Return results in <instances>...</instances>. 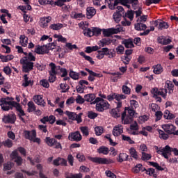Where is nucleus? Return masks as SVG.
I'll use <instances>...</instances> for the list:
<instances>
[{"instance_id":"nucleus-14","label":"nucleus","mask_w":178,"mask_h":178,"mask_svg":"<svg viewBox=\"0 0 178 178\" xmlns=\"http://www.w3.org/2000/svg\"><path fill=\"white\" fill-rule=\"evenodd\" d=\"M121 120L123 124H130L133 122V118L130 115H127L126 111L122 113Z\"/></svg>"},{"instance_id":"nucleus-48","label":"nucleus","mask_w":178,"mask_h":178,"mask_svg":"<svg viewBox=\"0 0 178 178\" xmlns=\"http://www.w3.org/2000/svg\"><path fill=\"white\" fill-rule=\"evenodd\" d=\"M113 19L115 23H119V22H120L122 19V14H120V13H115L113 14Z\"/></svg>"},{"instance_id":"nucleus-51","label":"nucleus","mask_w":178,"mask_h":178,"mask_svg":"<svg viewBox=\"0 0 178 178\" xmlns=\"http://www.w3.org/2000/svg\"><path fill=\"white\" fill-rule=\"evenodd\" d=\"M18 156H19V153L17 152V150H14L10 154V158L12 161H14V159L15 161Z\"/></svg>"},{"instance_id":"nucleus-58","label":"nucleus","mask_w":178,"mask_h":178,"mask_svg":"<svg viewBox=\"0 0 178 178\" xmlns=\"http://www.w3.org/2000/svg\"><path fill=\"white\" fill-rule=\"evenodd\" d=\"M72 0H57L55 2V4L57 5V6H63L65 5V2H70Z\"/></svg>"},{"instance_id":"nucleus-54","label":"nucleus","mask_w":178,"mask_h":178,"mask_svg":"<svg viewBox=\"0 0 178 178\" xmlns=\"http://www.w3.org/2000/svg\"><path fill=\"white\" fill-rule=\"evenodd\" d=\"M146 174L149 175V176H153V177L156 178V175L155 174V169L149 168L148 170H146Z\"/></svg>"},{"instance_id":"nucleus-27","label":"nucleus","mask_w":178,"mask_h":178,"mask_svg":"<svg viewBox=\"0 0 178 178\" xmlns=\"http://www.w3.org/2000/svg\"><path fill=\"white\" fill-rule=\"evenodd\" d=\"M19 40H20L19 42L21 45H22V47H27L29 38L26 37V35H22L19 38Z\"/></svg>"},{"instance_id":"nucleus-63","label":"nucleus","mask_w":178,"mask_h":178,"mask_svg":"<svg viewBox=\"0 0 178 178\" xmlns=\"http://www.w3.org/2000/svg\"><path fill=\"white\" fill-rule=\"evenodd\" d=\"M175 85L173 83H167V88L168 89V94H173V88Z\"/></svg>"},{"instance_id":"nucleus-46","label":"nucleus","mask_w":178,"mask_h":178,"mask_svg":"<svg viewBox=\"0 0 178 178\" xmlns=\"http://www.w3.org/2000/svg\"><path fill=\"white\" fill-rule=\"evenodd\" d=\"M95 133L96 136H101L104 133V128L102 127H96L95 128Z\"/></svg>"},{"instance_id":"nucleus-15","label":"nucleus","mask_w":178,"mask_h":178,"mask_svg":"<svg viewBox=\"0 0 178 178\" xmlns=\"http://www.w3.org/2000/svg\"><path fill=\"white\" fill-rule=\"evenodd\" d=\"M53 165L55 166H59L60 165L61 166H67V161L63 158L58 157L54 160Z\"/></svg>"},{"instance_id":"nucleus-38","label":"nucleus","mask_w":178,"mask_h":178,"mask_svg":"<svg viewBox=\"0 0 178 178\" xmlns=\"http://www.w3.org/2000/svg\"><path fill=\"white\" fill-rule=\"evenodd\" d=\"M127 158H129V156L124 153H120L119 156H118V162H123V161H127Z\"/></svg>"},{"instance_id":"nucleus-56","label":"nucleus","mask_w":178,"mask_h":178,"mask_svg":"<svg viewBox=\"0 0 178 178\" xmlns=\"http://www.w3.org/2000/svg\"><path fill=\"white\" fill-rule=\"evenodd\" d=\"M65 47L70 49V51H73V49H77V45L72 44V43L68 42L65 44Z\"/></svg>"},{"instance_id":"nucleus-35","label":"nucleus","mask_w":178,"mask_h":178,"mask_svg":"<svg viewBox=\"0 0 178 178\" xmlns=\"http://www.w3.org/2000/svg\"><path fill=\"white\" fill-rule=\"evenodd\" d=\"M45 141L47 145H49V147H54V145H55L56 140H55L54 138H51L50 137H47Z\"/></svg>"},{"instance_id":"nucleus-8","label":"nucleus","mask_w":178,"mask_h":178,"mask_svg":"<svg viewBox=\"0 0 178 178\" xmlns=\"http://www.w3.org/2000/svg\"><path fill=\"white\" fill-rule=\"evenodd\" d=\"M134 13H136V17L138 16H141L143 14V11H141V8H139L138 10L133 11V10H128L127 13L125 14V16L128 17L129 19L133 20L134 17Z\"/></svg>"},{"instance_id":"nucleus-45","label":"nucleus","mask_w":178,"mask_h":178,"mask_svg":"<svg viewBox=\"0 0 178 178\" xmlns=\"http://www.w3.org/2000/svg\"><path fill=\"white\" fill-rule=\"evenodd\" d=\"M23 58H26V61L35 62V56H34V55H33V53L31 52L29 53L28 56H25Z\"/></svg>"},{"instance_id":"nucleus-57","label":"nucleus","mask_w":178,"mask_h":178,"mask_svg":"<svg viewBox=\"0 0 178 178\" xmlns=\"http://www.w3.org/2000/svg\"><path fill=\"white\" fill-rule=\"evenodd\" d=\"M66 115L68 116L69 119L71 120H74L76 118V113H72L70 111H66L65 112Z\"/></svg>"},{"instance_id":"nucleus-31","label":"nucleus","mask_w":178,"mask_h":178,"mask_svg":"<svg viewBox=\"0 0 178 178\" xmlns=\"http://www.w3.org/2000/svg\"><path fill=\"white\" fill-rule=\"evenodd\" d=\"M131 0H118L117 3H121L124 6H126L128 9H130V2Z\"/></svg>"},{"instance_id":"nucleus-60","label":"nucleus","mask_w":178,"mask_h":178,"mask_svg":"<svg viewBox=\"0 0 178 178\" xmlns=\"http://www.w3.org/2000/svg\"><path fill=\"white\" fill-rule=\"evenodd\" d=\"M130 58L129 56H124L122 57V60L124 65H129L130 63Z\"/></svg>"},{"instance_id":"nucleus-24","label":"nucleus","mask_w":178,"mask_h":178,"mask_svg":"<svg viewBox=\"0 0 178 178\" xmlns=\"http://www.w3.org/2000/svg\"><path fill=\"white\" fill-rule=\"evenodd\" d=\"M153 72L155 74H161V73H162V72H163V68L162 67V65H161V64H157L154 66H153Z\"/></svg>"},{"instance_id":"nucleus-19","label":"nucleus","mask_w":178,"mask_h":178,"mask_svg":"<svg viewBox=\"0 0 178 178\" xmlns=\"http://www.w3.org/2000/svg\"><path fill=\"white\" fill-rule=\"evenodd\" d=\"M33 101L37 105H40V106H45V102L42 98V95H36L33 97Z\"/></svg>"},{"instance_id":"nucleus-42","label":"nucleus","mask_w":178,"mask_h":178,"mask_svg":"<svg viewBox=\"0 0 178 178\" xmlns=\"http://www.w3.org/2000/svg\"><path fill=\"white\" fill-rule=\"evenodd\" d=\"M70 76L71 77V79H73V80H79V77H80V74L74 71H71L70 72Z\"/></svg>"},{"instance_id":"nucleus-17","label":"nucleus","mask_w":178,"mask_h":178,"mask_svg":"<svg viewBox=\"0 0 178 178\" xmlns=\"http://www.w3.org/2000/svg\"><path fill=\"white\" fill-rule=\"evenodd\" d=\"M170 152H172V147L169 145H166L165 147L161 148V154L165 159H169V156L170 155Z\"/></svg>"},{"instance_id":"nucleus-13","label":"nucleus","mask_w":178,"mask_h":178,"mask_svg":"<svg viewBox=\"0 0 178 178\" xmlns=\"http://www.w3.org/2000/svg\"><path fill=\"white\" fill-rule=\"evenodd\" d=\"M80 24H81L80 26L81 29L83 30V33L86 37H92V35H94V33H92V30H91V29L83 26L84 24V22H81Z\"/></svg>"},{"instance_id":"nucleus-1","label":"nucleus","mask_w":178,"mask_h":178,"mask_svg":"<svg viewBox=\"0 0 178 178\" xmlns=\"http://www.w3.org/2000/svg\"><path fill=\"white\" fill-rule=\"evenodd\" d=\"M10 99H13L10 97H6L0 99V106H1V109L5 111H10L12 109L15 105H16V102L11 101Z\"/></svg>"},{"instance_id":"nucleus-36","label":"nucleus","mask_w":178,"mask_h":178,"mask_svg":"<svg viewBox=\"0 0 178 178\" xmlns=\"http://www.w3.org/2000/svg\"><path fill=\"white\" fill-rule=\"evenodd\" d=\"M49 66L51 67L49 74H57L56 65L54 63H51Z\"/></svg>"},{"instance_id":"nucleus-34","label":"nucleus","mask_w":178,"mask_h":178,"mask_svg":"<svg viewBox=\"0 0 178 178\" xmlns=\"http://www.w3.org/2000/svg\"><path fill=\"white\" fill-rule=\"evenodd\" d=\"M79 54L81 55V56H83L86 60H88V62H90V63H91V65H94L95 62L94 60H92V58L90 57V56H86L85 52H80Z\"/></svg>"},{"instance_id":"nucleus-40","label":"nucleus","mask_w":178,"mask_h":178,"mask_svg":"<svg viewBox=\"0 0 178 178\" xmlns=\"http://www.w3.org/2000/svg\"><path fill=\"white\" fill-rule=\"evenodd\" d=\"M120 111H119V108H113L111 112V114L112 115V116L113 118H120Z\"/></svg>"},{"instance_id":"nucleus-9","label":"nucleus","mask_w":178,"mask_h":178,"mask_svg":"<svg viewBox=\"0 0 178 178\" xmlns=\"http://www.w3.org/2000/svg\"><path fill=\"white\" fill-rule=\"evenodd\" d=\"M14 108H15L17 111L18 116L20 120H22L24 123L25 121L23 116H26V113H24V111H23V108H22V106H20V104L17 102L16 104L14 106Z\"/></svg>"},{"instance_id":"nucleus-16","label":"nucleus","mask_w":178,"mask_h":178,"mask_svg":"<svg viewBox=\"0 0 178 178\" xmlns=\"http://www.w3.org/2000/svg\"><path fill=\"white\" fill-rule=\"evenodd\" d=\"M123 133V126L118 124L114 127L113 129V135L115 137H119Z\"/></svg>"},{"instance_id":"nucleus-39","label":"nucleus","mask_w":178,"mask_h":178,"mask_svg":"<svg viewBox=\"0 0 178 178\" xmlns=\"http://www.w3.org/2000/svg\"><path fill=\"white\" fill-rule=\"evenodd\" d=\"M168 28H169V24L163 21H160L159 26L158 27L159 30H163V29H168Z\"/></svg>"},{"instance_id":"nucleus-43","label":"nucleus","mask_w":178,"mask_h":178,"mask_svg":"<svg viewBox=\"0 0 178 178\" xmlns=\"http://www.w3.org/2000/svg\"><path fill=\"white\" fill-rule=\"evenodd\" d=\"M13 168V163L8 161L3 164V170H10Z\"/></svg>"},{"instance_id":"nucleus-62","label":"nucleus","mask_w":178,"mask_h":178,"mask_svg":"<svg viewBox=\"0 0 178 178\" xmlns=\"http://www.w3.org/2000/svg\"><path fill=\"white\" fill-rule=\"evenodd\" d=\"M86 99L83 98L80 95H79L76 99V104H84Z\"/></svg>"},{"instance_id":"nucleus-11","label":"nucleus","mask_w":178,"mask_h":178,"mask_svg":"<svg viewBox=\"0 0 178 178\" xmlns=\"http://www.w3.org/2000/svg\"><path fill=\"white\" fill-rule=\"evenodd\" d=\"M2 120L4 123H15V122H16V115L10 114L8 115H4Z\"/></svg>"},{"instance_id":"nucleus-59","label":"nucleus","mask_w":178,"mask_h":178,"mask_svg":"<svg viewBox=\"0 0 178 178\" xmlns=\"http://www.w3.org/2000/svg\"><path fill=\"white\" fill-rule=\"evenodd\" d=\"M122 138L124 141H127L129 144H134V140H131L129 136L122 135Z\"/></svg>"},{"instance_id":"nucleus-41","label":"nucleus","mask_w":178,"mask_h":178,"mask_svg":"<svg viewBox=\"0 0 178 178\" xmlns=\"http://www.w3.org/2000/svg\"><path fill=\"white\" fill-rule=\"evenodd\" d=\"M122 91L123 94H127V95H130V93L131 92V90L130 89V88H129L126 85H123L122 86Z\"/></svg>"},{"instance_id":"nucleus-22","label":"nucleus","mask_w":178,"mask_h":178,"mask_svg":"<svg viewBox=\"0 0 178 178\" xmlns=\"http://www.w3.org/2000/svg\"><path fill=\"white\" fill-rule=\"evenodd\" d=\"M135 29L138 31H143L147 30V25L141 22H138L135 24Z\"/></svg>"},{"instance_id":"nucleus-37","label":"nucleus","mask_w":178,"mask_h":178,"mask_svg":"<svg viewBox=\"0 0 178 178\" xmlns=\"http://www.w3.org/2000/svg\"><path fill=\"white\" fill-rule=\"evenodd\" d=\"M129 154L132 158L134 159H138V155L137 154V151L134 147L129 149Z\"/></svg>"},{"instance_id":"nucleus-18","label":"nucleus","mask_w":178,"mask_h":178,"mask_svg":"<svg viewBox=\"0 0 178 178\" xmlns=\"http://www.w3.org/2000/svg\"><path fill=\"white\" fill-rule=\"evenodd\" d=\"M35 52H36V54H38L39 55H44V54H48V52H49V50L48 49V44L36 48L35 49Z\"/></svg>"},{"instance_id":"nucleus-33","label":"nucleus","mask_w":178,"mask_h":178,"mask_svg":"<svg viewBox=\"0 0 178 178\" xmlns=\"http://www.w3.org/2000/svg\"><path fill=\"white\" fill-rule=\"evenodd\" d=\"M2 144L4 147H7V148H12L13 147V141L10 139H6L2 142Z\"/></svg>"},{"instance_id":"nucleus-29","label":"nucleus","mask_w":178,"mask_h":178,"mask_svg":"<svg viewBox=\"0 0 178 178\" xmlns=\"http://www.w3.org/2000/svg\"><path fill=\"white\" fill-rule=\"evenodd\" d=\"M72 19H81V17H85L86 15H84L83 13H77L74 11L71 13L70 15Z\"/></svg>"},{"instance_id":"nucleus-5","label":"nucleus","mask_w":178,"mask_h":178,"mask_svg":"<svg viewBox=\"0 0 178 178\" xmlns=\"http://www.w3.org/2000/svg\"><path fill=\"white\" fill-rule=\"evenodd\" d=\"M120 31H122V28H120V27L104 29L103 30V35L104 37H111V35H112V34H118V33H120Z\"/></svg>"},{"instance_id":"nucleus-4","label":"nucleus","mask_w":178,"mask_h":178,"mask_svg":"<svg viewBox=\"0 0 178 178\" xmlns=\"http://www.w3.org/2000/svg\"><path fill=\"white\" fill-rule=\"evenodd\" d=\"M24 136L25 138L30 140L31 141H33V143H38V144L40 143V138H35L37 137V133L35 132V130H32L31 131H24Z\"/></svg>"},{"instance_id":"nucleus-28","label":"nucleus","mask_w":178,"mask_h":178,"mask_svg":"<svg viewBox=\"0 0 178 178\" xmlns=\"http://www.w3.org/2000/svg\"><path fill=\"white\" fill-rule=\"evenodd\" d=\"M124 112H126V115L129 116L133 119V116H134V114L136 112L134 111V109L130 107L125 108V110Z\"/></svg>"},{"instance_id":"nucleus-64","label":"nucleus","mask_w":178,"mask_h":178,"mask_svg":"<svg viewBox=\"0 0 178 178\" xmlns=\"http://www.w3.org/2000/svg\"><path fill=\"white\" fill-rule=\"evenodd\" d=\"M116 52L117 54H123L124 52V47H123L122 44L119 45L116 48Z\"/></svg>"},{"instance_id":"nucleus-47","label":"nucleus","mask_w":178,"mask_h":178,"mask_svg":"<svg viewBox=\"0 0 178 178\" xmlns=\"http://www.w3.org/2000/svg\"><path fill=\"white\" fill-rule=\"evenodd\" d=\"M62 27H63V24H53L50 26L51 30H60Z\"/></svg>"},{"instance_id":"nucleus-20","label":"nucleus","mask_w":178,"mask_h":178,"mask_svg":"<svg viewBox=\"0 0 178 178\" xmlns=\"http://www.w3.org/2000/svg\"><path fill=\"white\" fill-rule=\"evenodd\" d=\"M86 16L88 19H91L97 13V10L93 7H88L86 9Z\"/></svg>"},{"instance_id":"nucleus-50","label":"nucleus","mask_w":178,"mask_h":178,"mask_svg":"<svg viewBox=\"0 0 178 178\" xmlns=\"http://www.w3.org/2000/svg\"><path fill=\"white\" fill-rule=\"evenodd\" d=\"M99 104H101V106L103 107V111H106V109H109V103H108V102L104 101V100H102Z\"/></svg>"},{"instance_id":"nucleus-3","label":"nucleus","mask_w":178,"mask_h":178,"mask_svg":"<svg viewBox=\"0 0 178 178\" xmlns=\"http://www.w3.org/2000/svg\"><path fill=\"white\" fill-rule=\"evenodd\" d=\"M89 159L90 161H91V162H94L95 163H99V165H109V163H113V160L111 159L101 157H89Z\"/></svg>"},{"instance_id":"nucleus-23","label":"nucleus","mask_w":178,"mask_h":178,"mask_svg":"<svg viewBox=\"0 0 178 178\" xmlns=\"http://www.w3.org/2000/svg\"><path fill=\"white\" fill-rule=\"evenodd\" d=\"M122 44H124L126 48H134V44H133V40L132 39H127L124 40L122 42Z\"/></svg>"},{"instance_id":"nucleus-25","label":"nucleus","mask_w":178,"mask_h":178,"mask_svg":"<svg viewBox=\"0 0 178 178\" xmlns=\"http://www.w3.org/2000/svg\"><path fill=\"white\" fill-rule=\"evenodd\" d=\"M112 42V40L108 38H103L99 41V47H105L106 45H109Z\"/></svg>"},{"instance_id":"nucleus-49","label":"nucleus","mask_w":178,"mask_h":178,"mask_svg":"<svg viewBox=\"0 0 178 178\" xmlns=\"http://www.w3.org/2000/svg\"><path fill=\"white\" fill-rule=\"evenodd\" d=\"M54 38L57 39V41H58L59 42H66L67 40L65 38H63V36H62V35H58V34H55L54 35Z\"/></svg>"},{"instance_id":"nucleus-10","label":"nucleus","mask_w":178,"mask_h":178,"mask_svg":"<svg viewBox=\"0 0 178 178\" xmlns=\"http://www.w3.org/2000/svg\"><path fill=\"white\" fill-rule=\"evenodd\" d=\"M162 129L165 131V133H168V134H172V133L176 130V127L172 124H165L162 125Z\"/></svg>"},{"instance_id":"nucleus-21","label":"nucleus","mask_w":178,"mask_h":178,"mask_svg":"<svg viewBox=\"0 0 178 178\" xmlns=\"http://www.w3.org/2000/svg\"><path fill=\"white\" fill-rule=\"evenodd\" d=\"M52 20V17H43L42 18H40V23H41V26L42 27H47L48 26V23H49V22H51Z\"/></svg>"},{"instance_id":"nucleus-2","label":"nucleus","mask_w":178,"mask_h":178,"mask_svg":"<svg viewBox=\"0 0 178 178\" xmlns=\"http://www.w3.org/2000/svg\"><path fill=\"white\" fill-rule=\"evenodd\" d=\"M20 63L22 65V71L24 72V73H29V72L33 70L34 67V63L27 61V58H22L20 60Z\"/></svg>"},{"instance_id":"nucleus-30","label":"nucleus","mask_w":178,"mask_h":178,"mask_svg":"<svg viewBox=\"0 0 178 178\" xmlns=\"http://www.w3.org/2000/svg\"><path fill=\"white\" fill-rule=\"evenodd\" d=\"M85 101H87V102H92L95 99V95L90 93L84 96Z\"/></svg>"},{"instance_id":"nucleus-52","label":"nucleus","mask_w":178,"mask_h":178,"mask_svg":"<svg viewBox=\"0 0 178 178\" xmlns=\"http://www.w3.org/2000/svg\"><path fill=\"white\" fill-rule=\"evenodd\" d=\"M159 134H160V138H163V140H168L169 138V135L162 130H159Z\"/></svg>"},{"instance_id":"nucleus-7","label":"nucleus","mask_w":178,"mask_h":178,"mask_svg":"<svg viewBox=\"0 0 178 178\" xmlns=\"http://www.w3.org/2000/svg\"><path fill=\"white\" fill-rule=\"evenodd\" d=\"M152 94L153 97H156L158 95H161L163 98H166V94H168V90L166 89H161V90H158L157 88H154L152 90Z\"/></svg>"},{"instance_id":"nucleus-32","label":"nucleus","mask_w":178,"mask_h":178,"mask_svg":"<svg viewBox=\"0 0 178 178\" xmlns=\"http://www.w3.org/2000/svg\"><path fill=\"white\" fill-rule=\"evenodd\" d=\"M79 129L83 136L88 137V135L90 134V131L88 127H81Z\"/></svg>"},{"instance_id":"nucleus-26","label":"nucleus","mask_w":178,"mask_h":178,"mask_svg":"<svg viewBox=\"0 0 178 178\" xmlns=\"http://www.w3.org/2000/svg\"><path fill=\"white\" fill-rule=\"evenodd\" d=\"M97 152L99 154H103V155H108V154H109V148L105 146H102L97 149Z\"/></svg>"},{"instance_id":"nucleus-53","label":"nucleus","mask_w":178,"mask_h":178,"mask_svg":"<svg viewBox=\"0 0 178 178\" xmlns=\"http://www.w3.org/2000/svg\"><path fill=\"white\" fill-rule=\"evenodd\" d=\"M141 169H143V165L138 164L133 168V172L134 173H140V172H141Z\"/></svg>"},{"instance_id":"nucleus-55","label":"nucleus","mask_w":178,"mask_h":178,"mask_svg":"<svg viewBox=\"0 0 178 178\" xmlns=\"http://www.w3.org/2000/svg\"><path fill=\"white\" fill-rule=\"evenodd\" d=\"M60 88L63 90L62 92H67L69 91V86L66 83L60 84Z\"/></svg>"},{"instance_id":"nucleus-61","label":"nucleus","mask_w":178,"mask_h":178,"mask_svg":"<svg viewBox=\"0 0 178 178\" xmlns=\"http://www.w3.org/2000/svg\"><path fill=\"white\" fill-rule=\"evenodd\" d=\"M40 84H41V86H42V87H44V88H49V83H48V81L47 79L41 80Z\"/></svg>"},{"instance_id":"nucleus-44","label":"nucleus","mask_w":178,"mask_h":178,"mask_svg":"<svg viewBox=\"0 0 178 178\" xmlns=\"http://www.w3.org/2000/svg\"><path fill=\"white\" fill-rule=\"evenodd\" d=\"M35 111V105H34V102H29L28 103V112H34Z\"/></svg>"},{"instance_id":"nucleus-12","label":"nucleus","mask_w":178,"mask_h":178,"mask_svg":"<svg viewBox=\"0 0 178 178\" xmlns=\"http://www.w3.org/2000/svg\"><path fill=\"white\" fill-rule=\"evenodd\" d=\"M85 70L89 73V76L88 77V80L89 81H94L95 80V77H102L101 74H97L92 70H90L88 68H85Z\"/></svg>"},{"instance_id":"nucleus-6","label":"nucleus","mask_w":178,"mask_h":178,"mask_svg":"<svg viewBox=\"0 0 178 178\" xmlns=\"http://www.w3.org/2000/svg\"><path fill=\"white\" fill-rule=\"evenodd\" d=\"M82 138L81 134H80V131H79L70 133L68 136V140L70 141H76V143L81 141Z\"/></svg>"}]
</instances>
